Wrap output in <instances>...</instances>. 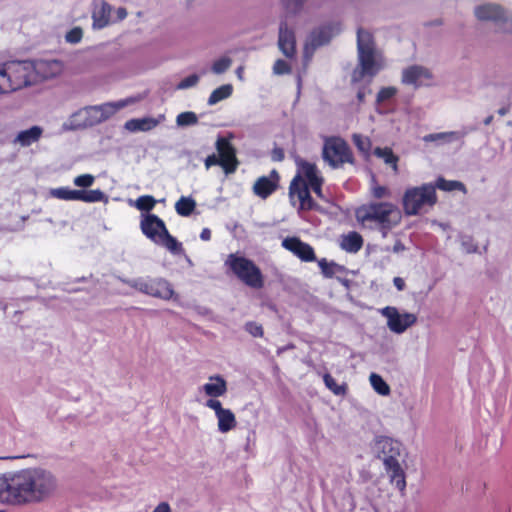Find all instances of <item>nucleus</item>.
<instances>
[{
  "mask_svg": "<svg viewBox=\"0 0 512 512\" xmlns=\"http://www.w3.org/2000/svg\"><path fill=\"white\" fill-rule=\"evenodd\" d=\"M128 15L126 8L118 7L115 10V19L112 22H118L124 20Z\"/></svg>",
  "mask_w": 512,
  "mask_h": 512,
  "instance_id": "obj_51",
  "label": "nucleus"
},
{
  "mask_svg": "<svg viewBox=\"0 0 512 512\" xmlns=\"http://www.w3.org/2000/svg\"><path fill=\"white\" fill-rule=\"evenodd\" d=\"M243 71H244V68L242 66L238 67L236 69V75L237 77L240 79V80H243Z\"/></svg>",
  "mask_w": 512,
  "mask_h": 512,
  "instance_id": "obj_59",
  "label": "nucleus"
},
{
  "mask_svg": "<svg viewBox=\"0 0 512 512\" xmlns=\"http://www.w3.org/2000/svg\"><path fill=\"white\" fill-rule=\"evenodd\" d=\"M372 195L378 199L386 198L390 196V191L385 186H374L372 188Z\"/></svg>",
  "mask_w": 512,
  "mask_h": 512,
  "instance_id": "obj_50",
  "label": "nucleus"
},
{
  "mask_svg": "<svg viewBox=\"0 0 512 512\" xmlns=\"http://www.w3.org/2000/svg\"><path fill=\"white\" fill-rule=\"evenodd\" d=\"M325 386L335 395L344 396L347 392V385L345 383L338 384L336 380L328 373L323 376Z\"/></svg>",
  "mask_w": 512,
  "mask_h": 512,
  "instance_id": "obj_35",
  "label": "nucleus"
},
{
  "mask_svg": "<svg viewBox=\"0 0 512 512\" xmlns=\"http://www.w3.org/2000/svg\"><path fill=\"white\" fill-rule=\"evenodd\" d=\"M434 187H435V189L438 188L443 191H454V190H459L462 192L466 191L465 186L462 182L455 181V180H445L444 178H439L436 181V185Z\"/></svg>",
  "mask_w": 512,
  "mask_h": 512,
  "instance_id": "obj_36",
  "label": "nucleus"
},
{
  "mask_svg": "<svg viewBox=\"0 0 512 512\" xmlns=\"http://www.w3.org/2000/svg\"><path fill=\"white\" fill-rule=\"evenodd\" d=\"M198 123V116L195 112L186 111L177 115L176 117V125L178 127H188L193 126Z\"/></svg>",
  "mask_w": 512,
  "mask_h": 512,
  "instance_id": "obj_38",
  "label": "nucleus"
},
{
  "mask_svg": "<svg viewBox=\"0 0 512 512\" xmlns=\"http://www.w3.org/2000/svg\"><path fill=\"white\" fill-rule=\"evenodd\" d=\"M473 15L481 23L492 24L496 31L512 35V11L496 2H483L476 5Z\"/></svg>",
  "mask_w": 512,
  "mask_h": 512,
  "instance_id": "obj_6",
  "label": "nucleus"
},
{
  "mask_svg": "<svg viewBox=\"0 0 512 512\" xmlns=\"http://www.w3.org/2000/svg\"><path fill=\"white\" fill-rule=\"evenodd\" d=\"M245 331L251 336L258 338L263 337L264 334L262 325L254 321H250L245 324Z\"/></svg>",
  "mask_w": 512,
  "mask_h": 512,
  "instance_id": "obj_47",
  "label": "nucleus"
},
{
  "mask_svg": "<svg viewBox=\"0 0 512 512\" xmlns=\"http://www.w3.org/2000/svg\"><path fill=\"white\" fill-rule=\"evenodd\" d=\"M83 35V29L79 26H76L66 32L64 39L67 43L75 45L82 41Z\"/></svg>",
  "mask_w": 512,
  "mask_h": 512,
  "instance_id": "obj_40",
  "label": "nucleus"
},
{
  "mask_svg": "<svg viewBox=\"0 0 512 512\" xmlns=\"http://www.w3.org/2000/svg\"><path fill=\"white\" fill-rule=\"evenodd\" d=\"M384 466L387 474L389 475L391 484L399 491L403 492L406 488V480L404 470L402 469L399 460L386 463Z\"/></svg>",
  "mask_w": 512,
  "mask_h": 512,
  "instance_id": "obj_26",
  "label": "nucleus"
},
{
  "mask_svg": "<svg viewBox=\"0 0 512 512\" xmlns=\"http://www.w3.org/2000/svg\"><path fill=\"white\" fill-rule=\"evenodd\" d=\"M35 84L58 77L64 70L63 62L58 59H38L31 61Z\"/></svg>",
  "mask_w": 512,
  "mask_h": 512,
  "instance_id": "obj_14",
  "label": "nucleus"
},
{
  "mask_svg": "<svg viewBox=\"0 0 512 512\" xmlns=\"http://www.w3.org/2000/svg\"><path fill=\"white\" fill-rule=\"evenodd\" d=\"M306 0H280L282 6L289 12L297 13L303 7Z\"/></svg>",
  "mask_w": 512,
  "mask_h": 512,
  "instance_id": "obj_46",
  "label": "nucleus"
},
{
  "mask_svg": "<svg viewBox=\"0 0 512 512\" xmlns=\"http://www.w3.org/2000/svg\"><path fill=\"white\" fill-rule=\"evenodd\" d=\"M0 85H1V86L3 85L1 80H0ZM0 93H5V92H4V89L0 88Z\"/></svg>",
  "mask_w": 512,
  "mask_h": 512,
  "instance_id": "obj_62",
  "label": "nucleus"
},
{
  "mask_svg": "<svg viewBox=\"0 0 512 512\" xmlns=\"http://www.w3.org/2000/svg\"><path fill=\"white\" fill-rule=\"evenodd\" d=\"M363 245L362 236L357 232H349L343 235L340 242V247L349 253L358 252Z\"/></svg>",
  "mask_w": 512,
  "mask_h": 512,
  "instance_id": "obj_27",
  "label": "nucleus"
},
{
  "mask_svg": "<svg viewBox=\"0 0 512 512\" xmlns=\"http://www.w3.org/2000/svg\"><path fill=\"white\" fill-rule=\"evenodd\" d=\"M461 138L460 133L455 131L431 133L423 137L424 142L450 143Z\"/></svg>",
  "mask_w": 512,
  "mask_h": 512,
  "instance_id": "obj_29",
  "label": "nucleus"
},
{
  "mask_svg": "<svg viewBox=\"0 0 512 512\" xmlns=\"http://www.w3.org/2000/svg\"><path fill=\"white\" fill-rule=\"evenodd\" d=\"M139 100L138 97H128L115 102L86 106L73 113L63 124V127L66 130L74 131L98 125L114 116L121 109L133 105Z\"/></svg>",
  "mask_w": 512,
  "mask_h": 512,
  "instance_id": "obj_4",
  "label": "nucleus"
},
{
  "mask_svg": "<svg viewBox=\"0 0 512 512\" xmlns=\"http://www.w3.org/2000/svg\"><path fill=\"white\" fill-rule=\"evenodd\" d=\"M140 228L142 233L157 245L168 249L171 253L178 254L182 251V245L169 234L162 219L155 214H144L141 217Z\"/></svg>",
  "mask_w": 512,
  "mask_h": 512,
  "instance_id": "obj_7",
  "label": "nucleus"
},
{
  "mask_svg": "<svg viewBox=\"0 0 512 512\" xmlns=\"http://www.w3.org/2000/svg\"><path fill=\"white\" fill-rule=\"evenodd\" d=\"M216 150L219 154V165L226 174L234 173L238 167L236 150L228 139L220 137L216 141Z\"/></svg>",
  "mask_w": 512,
  "mask_h": 512,
  "instance_id": "obj_16",
  "label": "nucleus"
},
{
  "mask_svg": "<svg viewBox=\"0 0 512 512\" xmlns=\"http://www.w3.org/2000/svg\"><path fill=\"white\" fill-rule=\"evenodd\" d=\"M112 6L105 1L95 4L92 11V28L100 30L112 23Z\"/></svg>",
  "mask_w": 512,
  "mask_h": 512,
  "instance_id": "obj_24",
  "label": "nucleus"
},
{
  "mask_svg": "<svg viewBox=\"0 0 512 512\" xmlns=\"http://www.w3.org/2000/svg\"><path fill=\"white\" fill-rule=\"evenodd\" d=\"M436 201L437 197L434 185L424 184L420 187H412L405 191L403 196V208L407 215H416L424 206H433Z\"/></svg>",
  "mask_w": 512,
  "mask_h": 512,
  "instance_id": "obj_9",
  "label": "nucleus"
},
{
  "mask_svg": "<svg viewBox=\"0 0 512 512\" xmlns=\"http://www.w3.org/2000/svg\"><path fill=\"white\" fill-rule=\"evenodd\" d=\"M374 155L376 157H378V158H381L385 162V164L391 166L395 173L398 172V160H399V158H398V156H396L393 153L391 148H388V147H385V148L377 147L374 150Z\"/></svg>",
  "mask_w": 512,
  "mask_h": 512,
  "instance_id": "obj_31",
  "label": "nucleus"
},
{
  "mask_svg": "<svg viewBox=\"0 0 512 512\" xmlns=\"http://www.w3.org/2000/svg\"><path fill=\"white\" fill-rule=\"evenodd\" d=\"M200 238L204 241H208L211 238V231L208 228H204L200 234Z\"/></svg>",
  "mask_w": 512,
  "mask_h": 512,
  "instance_id": "obj_56",
  "label": "nucleus"
},
{
  "mask_svg": "<svg viewBox=\"0 0 512 512\" xmlns=\"http://www.w3.org/2000/svg\"><path fill=\"white\" fill-rule=\"evenodd\" d=\"M121 281L124 282L125 284L131 286L132 288H135L138 291L147 294L150 279H144V278H137V279H133V280L121 279Z\"/></svg>",
  "mask_w": 512,
  "mask_h": 512,
  "instance_id": "obj_42",
  "label": "nucleus"
},
{
  "mask_svg": "<svg viewBox=\"0 0 512 512\" xmlns=\"http://www.w3.org/2000/svg\"><path fill=\"white\" fill-rule=\"evenodd\" d=\"M147 295L162 300H178V295L175 293L172 285L162 278L150 279Z\"/></svg>",
  "mask_w": 512,
  "mask_h": 512,
  "instance_id": "obj_23",
  "label": "nucleus"
},
{
  "mask_svg": "<svg viewBox=\"0 0 512 512\" xmlns=\"http://www.w3.org/2000/svg\"><path fill=\"white\" fill-rule=\"evenodd\" d=\"M393 283L395 285V287L399 290V291H402L405 287V282L402 278L400 277H395L394 280H393Z\"/></svg>",
  "mask_w": 512,
  "mask_h": 512,
  "instance_id": "obj_55",
  "label": "nucleus"
},
{
  "mask_svg": "<svg viewBox=\"0 0 512 512\" xmlns=\"http://www.w3.org/2000/svg\"><path fill=\"white\" fill-rule=\"evenodd\" d=\"M400 80L405 86L419 89L433 86L435 76L429 67L420 64H411L402 69Z\"/></svg>",
  "mask_w": 512,
  "mask_h": 512,
  "instance_id": "obj_10",
  "label": "nucleus"
},
{
  "mask_svg": "<svg viewBox=\"0 0 512 512\" xmlns=\"http://www.w3.org/2000/svg\"><path fill=\"white\" fill-rule=\"evenodd\" d=\"M405 249L404 245L401 243V242H396L394 247H393V251L395 253H398L400 251H403Z\"/></svg>",
  "mask_w": 512,
  "mask_h": 512,
  "instance_id": "obj_58",
  "label": "nucleus"
},
{
  "mask_svg": "<svg viewBox=\"0 0 512 512\" xmlns=\"http://www.w3.org/2000/svg\"><path fill=\"white\" fill-rule=\"evenodd\" d=\"M196 208V201L192 197L182 196L175 203L177 214L183 217L190 216Z\"/></svg>",
  "mask_w": 512,
  "mask_h": 512,
  "instance_id": "obj_32",
  "label": "nucleus"
},
{
  "mask_svg": "<svg viewBox=\"0 0 512 512\" xmlns=\"http://www.w3.org/2000/svg\"><path fill=\"white\" fill-rule=\"evenodd\" d=\"M323 158L334 168L352 161V155L347 143L339 137H332L325 141Z\"/></svg>",
  "mask_w": 512,
  "mask_h": 512,
  "instance_id": "obj_11",
  "label": "nucleus"
},
{
  "mask_svg": "<svg viewBox=\"0 0 512 512\" xmlns=\"http://www.w3.org/2000/svg\"><path fill=\"white\" fill-rule=\"evenodd\" d=\"M282 246L297 256L302 261L311 262L315 260V254L313 248L302 242L297 237H287L282 241Z\"/></svg>",
  "mask_w": 512,
  "mask_h": 512,
  "instance_id": "obj_20",
  "label": "nucleus"
},
{
  "mask_svg": "<svg viewBox=\"0 0 512 512\" xmlns=\"http://www.w3.org/2000/svg\"><path fill=\"white\" fill-rule=\"evenodd\" d=\"M51 197L64 200V201H77L78 190L70 189L68 187L53 188L49 191Z\"/></svg>",
  "mask_w": 512,
  "mask_h": 512,
  "instance_id": "obj_33",
  "label": "nucleus"
},
{
  "mask_svg": "<svg viewBox=\"0 0 512 512\" xmlns=\"http://www.w3.org/2000/svg\"><path fill=\"white\" fill-rule=\"evenodd\" d=\"M272 159L274 161H282L284 159V152L282 149H274L272 152Z\"/></svg>",
  "mask_w": 512,
  "mask_h": 512,
  "instance_id": "obj_54",
  "label": "nucleus"
},
{
  "mask_svg": "<svg viewBox=\"0 0 512 512\" xmlns=\"http://www.w3.org/2000/svg\"><path fill=\"white\" fill-rule=\"evenodd\" d=\"M86 203L107 202L108 198L100 189L78 190V200Z\"/></svg>",
  "mask_w": 512,
  "mask_h": 512,
  "instance_id": "obj_30",
  "label": "nucleus"
},
{
  "mask_svg": "<svg viewBox=\"0 0 512 512\" xmlns=\"http://www.w3.org/2000/svg\"><path fill=\"white\" fill-rule=\"evenodd\" d=\"M371 90L366 88H361L357 92V99L360 103H362L365 100V97L367 94H370Z\"/></svg>",
  "mask_w": 512,
  "mask_h": 512,
  "instance_id": "obj_53",
  "label": "nucleus"
},
{
  "mask_svg": "<svg viewBox=\"0 0 512 512\" xmlns=\"http://www.w3.org/2000/svg\"><path fill=\"white\" fill-rule=\"evenodd\" d=\"M373 449L383 463L386 464L399 460L402 444L390 437L380 436L376 438Z\"/></svg>",
  "mask_w": 512,
  "mask_h": 512,
  "instance_id": "obj_15",
  "label": "nucleus"
},
{
  "mask_svg": "<svg viewBox=\"0 0 512 512\" xmlns=\"http://www.w3.org/2000/svg\"><path fill=\"white\" fill-rule=\"evenodd\" d=\"M341 31L342 24L340 21H330L311 33L309 38L310 44L313 47L327 44L332 38L339 35Z\"/></svg>",
  "mask_w": 512,
  "mask_h": 512,
  "instance_id": "obj_18",
  "label": "nucleus"
},
{
  "mask_svg": "<svg viewBox=\"0 0 512 512\" xmlns=\"http://www.w3.org/2000/svg\"><path fill=\"white\" fill-rule=\"evenodd\" d=\"M200 77L197 74H191L182 79L176 86L178 90H186L195 87L199 83Z\"/></svg>",
  "mask_w": 512,
  "mask_h": 512,
  "instance_id": "obj_43",
  "label": "nucleus"
},
{
  "mask_svg": "<svg viewBox=\"0 0 512 512\" xmlns=\"http://www.w3.org/2000/svg\"><path fill=\"white\" fill-rule=\"evenodd\" d=\"M58 488L56 476L48 469L28 467L0 474V503L39 504L50 499Z\"/></svg>",
  "mask_w": 512,
  "mask_h": 512,
  "instance_id": "obj_1",
  "label": "nucleus"
},
{
  "mask_svg": "<svg viewBox=\"0 0 512 512\" xmlns=\"http://www.w3.org/2000/svg\"><path fill=\"white\" fill-rule=\"evenodd\" d=\"M387 67V60L381 49L376 46L372 34L362 28L357 31V65L352 72L351 81L360 82L368 77L370 81Z\"/></svg>",
  "mask_w": 512,
  "mask_h": 512,
  "instance_id": "obj_2",
  "label": "nucleus"
},
{
  "mask_svg": "<svg viewBox=\"0 0 512 512\" xmlns=\"http://www.w3.org/2000/svg\"><path fill=\"white\" fill-rule=\"evenodd\" d=\"M369 382L374 389L381 396H388L390 394V387L386 381L377 373H371L369 376Z\"/></svg>",
  "mask_w": 512,
  "mask_h": 512,
  "instance_id": "obj_34",
  "label": "nucleus"
},
{
  "mask_svg": "<svg viewBox=\"0 0 512 512\" xmlns=\"http://www.w3.org/2000/svg\"><path fill=\"white\" fill-rule=\"evenodd\" d=\"M44 133V128L34 125L28 129L19 131L12 140V144L19 148H27L40 141Z\"/></svg>",
  "mask_w": 512,
  "mask_h": 512,
  "instance_id": "obj_21",
  "label": "nucleus"
},
{
  "mask_svg": "<svg viewBox=\"0 0 512 512\" xmlns=\"http://www.w3.org/2000/svg\"><path fill=\"white\" fill-rule=\"evenodd\" d=\"M225 265L247 286L255 289L263 287L264 277L262 272L252 260L237 254H229L225 260Z\"/></svg>",
  "mask_w": 512,
  "mask_h": 512,
  "instance_id": "obj_8",
  "label": "nucleus"
},
{
  "mask_svg": "<svg viewBox=\"0 0 512 512\" xmlns=\"http://www.w3.org/2000/svg\"><path fill=\"white\" fill-rule=\"evenodd\" d=\"M278 47L287 57L293 58L296 53V39L292 29L286 23H281L279 27Z\"/></svg>",
  "mask_w": 512,
  "mask_h": 512,
  "instance_id": "obj_22",
  "label": "nucleus"
},
{
  "mask_svg": "<svg viewBox=\"0 0 512 512\" xmlns=\"http://www.w3.org/2000/svg\"><path fill=\"white\" fill-rule=\"evenodd\" d=\"M297 174L289 187V196L293 204L297 200L301 210L313 209L315 204L309 192L311 190L320 198H323V178L314 163L297 159Z\"/></svg>",
  "mask_w": 512,
  "mask_h": 512,
  "instance_id": "obj_3",
  "label": "nucleus"
},
{
  "mask_svg": "<svg viewBox=\"0 0 512 512\" xmlns=\"http://www.w3.org/2000/svg\"><path fill=\"white\" fill-rule=\"evenodd\" d=\"M206 408L214 411L217 420V430L221 434H227L237 427V420L234 412L225 408L222 403H211Z\"/></svg>",
  "mask_w": 512,
  "mask_h": 512,
  "instance_id": "obj_17",
  "label": "nucleus"
},
{
  "mask_svg": "<svg viewBox=\"0 0 512 512\" xmlns=\"http://www.w3.org/2000/svg\"><path fill=\"white\" fill-rule=\"evenodd\" d=\"M319 266L321 267V269L325 275H327V276L330 275V271L328 269V264L326 263V261L324 259L319 261Z\"/></svg>",
  "mask_w": 512,
  "mask_h": 512,
  "instance_id": "obj_57",
  "label": "nucleus"
},
{
  "mask_svg": "<svg viewBox=\"0 0 512 512\" xmlns=\"http://www.w3.org/2000/svg\"><path fill=\"white\" fill-rule=\"evenodd\" d=\"M398 93V89L394 86L382 87L376 96V102L378 104L386 102L392 99Z\"/></svg>",
  "mask_w": 512,
  "mask_h": 512,
  "instance_id": "obj_41",
  "label": "nucleus"
},
{
  "mask_svg": "<svg viewBox=\"0 0 512 512\" xmlns=\"http://www.w3.org/2000/svg\"><path fill=\"white\" fill-rule=\"evenodd\" d=\"M506 112H507V111H506V109H504V108H501V109H499V110H498V113H499V115H501V116L505 115V114H506Z\"/></svg>",
  "mask_w": 512,
  "mask_h": 512,
  "instance_id": "obj_61",
  "label": "nucleus"
},
{
  "mask_svg": "<svg viewBox=\"0 0 512 512\" xmlns=\"http://www.w3.org/2000/svg\"><path fill=\"white\" fill-rule=\"evenodd\" d=\"M492 120H493V116H492V115H490V116H488V117H486V118H485V120H484V124H485V125H489V124L492 122Z\"/></svg>",
  "mask_w": 512,
  "mask_h": 512,
  "instance_id": "obj_60",
  "label": "nucleus"
},
{
  "mask_svg": "<svg viewBox=\"0 0 512 512\" xmlns=\"http://www.w3.org/2000/svg\"><path fill=\"white\" fill-rule=\"evenodd\" d=\"M95 177L92 174H81L74 178L73 183L80 188H89L94 184Z\"/></svg>",
  "mask_w": 512,
  "mask_h": 512,
  "instance_id": "obj_44",
  "label": "nucleus"
},
{
  "mask_svg": "<svg viewBox=\"0 0 512 512\" xmlns=\"http://www.w3.org/2000/svg\"><path fill=\"white\" fill-rule=\"evenodd\" d=\"M165 121V114H159L156 117L146 116L142 118H133L125 122L124 128L132 133L149 132Z\"/></svg>",
  "mask_w": 512,
  "mask_h": 512,
  "instance_id": "obj_19",
  "label": "nucleus"
},
{
  "mask_svg": "<svg viewBox=\"0 0 512 512\" xmlns=\"http://www.w3.org/2000/svg\"><path fill=\"white\" fill-rule=\"evenodd\" d=\"M380 313L387 320L388 329L395 334H403L417 322V316L413 313H401L396 307L386 306Z\"/></svg>",
  "mask_w": 512,
  "mask_h": 512,
  "instance_id": "obj_12",
  "label": "nucleus"
},
{
  "mask_svg": "<svg viewBox=\"0 0 512 512\" xmlns=\"http://www.w3.org/2000/svg\"><path fill=\"white\" fill-rule=\"evenodd\" d=\"M198 392L206 398L205 407L211 406V403H222L219 398L227 394L228 383L222 375L212 374L199 386Z\"/></svg>",
  "mask_w": 512,
  "mask_h": 512,
  "instance_id": "obj_13",
  "label": "nucleus"
},
{
  "mask_svg": "<svg viewBox=\"0 0 512 512\" xmlns=\"http://www.w3.org/2000/svg\"><path fill=\"white\" fill-rule=\"evenodd\" d=\"M356 219L364 227H378L383 236H386L390 229L400 223L402 214L400 209L392 203H370L356 210Z\"/></svg>",
  "mask_w": 512,
  "mask_h": 512,
  "instance_id": "obj_5",
  "label": "nucleus"
},
{
  "mask_svg": "<svg viewBox=\"0 0 512 512\" xmlns=\"http://www.w3.org/2000/svg\"><path fill=\"white\" fill-rule=\"evenodd\" d=\"M232 92H233V86L231 84L221 85L220 87L214 89L211 92V94L207 100V104L209 106L216 105L218 102L229 98L232 95Z\"/></svg>",
  "mask_w": 512,
  "mask_h": 512,
  "instance_id": "obj_28",
  "label": "nucleus"
},
{
  "mask_svg": "<svg viewBox=\"0 0 512 512\" xmlns=\"http://www.w3.org/2000/svg\"><path fill=\"white\" fill-rule=\"evenodd\" d=\"M156 205V200L153 196L143 195L136 199L134 206L140 211H150Z\"/></svg>",
  "mask_w": 512,
  "mask_h": 512,
  "instance_id": "obj_39",
  "label": "nucleus"
},
{
  "mask_svg": "<svg viewBox=\"0 0 512 512\" xmlns=\"http://www.w3.org/2000/svg\"><path fill=\"white\" fill-rule=\"evenodd\" d=\"M353 142L357 146V148L362 152L367 153L371 148V142L368 137L355 134L353 135Z\"/></svg>",
  "mask_w": 512,
  "mask_h": 512,
  "instance_id": "obj_45",
  "label": "nucleus"
},
{
  "mask_svg": "<svg viewBox=\"0 0 512 512\" xmlns=\"http://www.w3.org/2000/svg\"><path fill=\"white\" fill-rule=\"evenodd\" d=\"M278 179V173L273 170L269 176H262L256 180L253 192L261 198H267L276 190Z\"/></svg>",
  "mask_w": 512,
  "mask_h": 512,
  "instance_id": "obj_25",
  "label": "nucleus"
},
{
  "mask_svg": "<svg viewBox=\"0 0 512 512\" xmlns=\"http://www.w3.org/2000/svg\"><path fill=\"white\" fill-rule=\"evenodd\" d=\"M290 72H291V67L288 64V62H286L282 59H278L275 61L274 65H273V73L275 75H284V74H289Z\"/></svg>",
  "mask_w": 512,
  "mask_h": 512,
  "instance_id": "obj_49",
  "label": "nucleus"
},
{
  "mask_svg": "<svg viewBox=\"0 0 512 512\" xmlns=\"http://www.w3.org/2000/svg\"><path fill=\"white\" fill-rule=\"evenodd\" d=\"M232 63V58L228 56H222L212 63L211 71L216 75H221L232 66Z\"/></svg>",
  "mask_w": 512,
  "mask_h": 512,
  "instance_id": "obj_37",
  "label": "nucleus"
},
{
  "mask_svg": "<svg viewBox=\"0 0 512 512\" xmlns=\"http://www.w3.org/2000/svg\"><path fill=\"white\" fill-rule=\"evenodd\" d=\"M219 158L212 154V155H209L206 159H205V168L208 170L210 167L214 166V165H219Z\"/></svg>",
  "mask_w": 512,
  "mask_h": 512,
  "instance_id": "obj_52",
  "label": "nucleus"
},
{
  "mask_svg": "<svg viewBox=\"0 0 512 512\" xmlns=\"http://www.w3.org/2000/svg\"><path fill=\"white\" fill-rule=\"evenodd\" d=\"M461 247L466 253H475L478 250L477 245L474 243L470 236L463 235L460 237Z\"/></svg>",
  "mask_w": 512,
  "mask_h": 512,
  "instance_id": "obj_48",
  "label": "nucleus"
}]
</instances>
